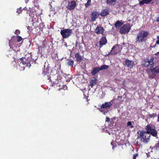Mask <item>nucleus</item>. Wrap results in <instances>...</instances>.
Instances as JSON below:
<instances>
[{
	"mask_svg": "<svg viewBox=\"0 0 159 159\" xmlns=\"http://www.w3.org/2000/svg\"><path fill=\"white\" fill-rule=\"evenodd\" d=\"M154 57H152L150 59H147L143 60V65L144 67H149L150 69L151 72H156V73H159V67L157 66L154 67Z\"/></svg>",
	"mask_w": 159,
	"mask_h": 159,
	"instance_id": "f257e3e1",
	"label": "nucleus"
},
{
	"mask_svg": "<svg viewBox=\"0 0 159 159\" xmlns=\"http://www.w3.org/2000/svg\"><path fill=\"white\" fill-rule=\"evenodd\" d=\"M149 34L148 31L141 30L137 35L135 43L136 44H139L146 42Z\"/></svg>",
	"mask_w": 159,
	"mask_h": 159,
	"instance_id": "f03ea898",
	"label": "nucleus"
},
{
	"mask_svg": "<svg viewBox=\"0 0 159 159\" xmlns=\"http://www.w3.org/2000/svg\"><path fill=\"white\" fill-rule=\"evenodd\" d=\"M145 129L146 130V133L148 134V137H150V134L152 136L157 138V132L155 128H152L150 125H148L145 126Z\"/></svg>",
	"mask_w": 159,
	"mask_h": 159,
	"instance_id": "7ed1b4c3",
	"label": "nucleus"
},
{
	"mask_svg": "<svg viewBox=\"0 0 159 159\" xmlns=\"http://www.w3.org/2000/svg\"><path fill=\"white\" fill-rule=\"evenodd\" d=\"M33 61L32 60V58L31 57H28L27 58L26 57H22L20 59V60L21 61L22 64H23L25 66L30 67L31 66L30 63L33 62H34L35 60H34Z\"/></svg>",
	"mask_w": 159,
	"mask_h": 159,
	"instance_id": "20e7f679",
	"label": "nucleus"
},
{
	"mask_svg": "<svg viewBox=\"0 0 159 159\" xmlns=\"http://www.w3.org/2000/svg\"><path fill=\"white\" fill-rule=\"evenodd\" d=\"M122 49L121 45H115L112 48L111 52L109 53L108 55H116L120 52Z\"/></svg>",
	"mask_w": 159,
	"mask_h": 159,
	"instance_id": "39448f33",
	"label": "nucleus"
},
{
	"mask_svg": "<svg viewBox=\"0 0 159 159\" xmlns=\"http://www.w3.org/2000/svg\"><path fill=\"white\" fill-rule=\"evenodd\" d=\"M60 33L63 39L67 38L71 34L72 30L69 29H64L61 30Z\"/></svg>",
	"mask_w": 159,
	"mask_h": 159,
	"instance_id": "423d86ee",
	"label": "nucleus"
},
{
	"mask_svg": "<svg viewBox=\"0 0 159 159\" xmlns=\"http://www.w3.org/2000/svg\"><path fill=\"white\" fill-rule=\"evenodd\" d=\"M130 29V27L129 24L124 25L120 29V32L121 34H125L128 33Z\"/></svg>",
	"mask_w": 159,
	"mask_h": 159,
	"instance_id": "0eeeda50",
	"label": "nucleus"
},
{
	"mask_svg": "<svg viewBox=\"0 0 159 159\" xmlns=\"http://www.w3.org/2000/svg\"><path fill=\"white\" fill-rule=\"evenodd\" d=\"M123 64L128 68H132L134 65V62L133 61L129 60L128 59H126L124 62Z\"/></svg>",
	"mask_w": 159,
	"mask_h": 159,
	"instance_id": "6e6552de",
	"label": "nucleus"
},
{
	"mask_svg": "<svg viewBox=\"0 0 159 159\" xmlns=\"http://www.w3.org/2000/svg\"><path fill=\"white\" fill-rule=\"evenodd\" d=\"M113 100H111L110 102H105L104 103L102 104L100 107L101 111L102 112H103V111L102 110V109L110 108L112 105V102L111 103V102H112Z\"/></svg>",
	"mask_w": 159,
	"mask_h": 159,
	"instance_id": "1a4fd4ad",
	"label": "nucleus"
},
{
	"mask_svg": "<svg viewBox=\"0 0 159 159\" xmlns=\"http://www.w3.org/2000/svg\"><path fill=\"white\" fill-rule=\"evenodd\" d=\"M147 133H146L145 131L144 130H142L140 132L139 135L138 136V138H140V139H149V137L148 135L146 137Z\"/></svg>",
	"mask_w": 159,
	"mask_h": 159,
	"instance_id": "9d476101",
	"label": "nucleus"
},
{
	"mask_svg": "<svg viewBox=\"0 0 159 159\" xmlns=\"http://www.w3.org/2000/svg\"><path fill=\"white\" fill-rule=\"evenodd\" d=\"M76 6V2L72 1L68 2L67 6V8L70 10L74 9Z\"/></svg>",
	"mask_w": 159,
	"mask_h": 159,
	"instance_id": "9b49d317",
	"label": "nucleus"
},
{
	"mask_svg": "<svg viewBox=\"0 0 159 159\" xmlns=\"http://www.w3.org/2000/svg\"><path fill=\"white\" fill-rule=\"evenodd\" d=\"M107 43V40L106 36L102 37L99 41L100 47L103 45H105Z\"/></svg>",
	"mask_w": 159,
	"mask_h": 159,
	"instance_id": "f8f14e48",
	"label": "nucleus"
},
{
	"mask_svg": "<svg viewBox=\"0 0 159 159\" xmlns=\"http://www.w3.org/2000/svg\"><path fill=\"white\" fill-rule=\"evenodd\" d=\"M99 15V13L97 11L92 12L91 14V20L92 21L96 20Z\"/></svg>",
	"mask_w": 159,
	"mask_h": 159,
	"instance_id": "ddd939ff",
	"label": "nucleus"
},
{
	"mask_svg": "<svg viewBox=\"0 0 159 159\" xmlns=\"http://www.w3.org/2000/svg\"><path fill=\"white\" fill-rule=\"evenodd\" d=\"M45 47L46 46L44 44H43L42 46H38V53L43 55V52H44Z\"/></svg>",
	"mask_w": 159,
	"mask_h": 159,
	"instance_id": "4468645a",
	"label": "nucleus"
},
{
	"mask_svg": "<svg viewBox=\"0 0 159 159\" xmlns=\"http://www.w3.org/2000/svg\"><path fill=\"white\" fill-rule=\"evenodd\" d=\"M104 29L103 27L101 26L97 27L95 29V32L98 34H102L103 35V33L104 31Z\"/></svg>",
	"mask_w": 159,
	"mask_h": 159,
	"instance_id": "2eb2a0df",
	"label": "nucleus"
},
{
	"mask_svg": "<svg viewBox=\"0 0 159 159\" xmlns=\"http://www.w3.org/2000/svg\"><path fill=\"white\" fill-rule=\"evenodd\" d=\"M75 57L76 58V61L80 62L83 60V58L81 57L79 52H77L75 55Z\"/></svg>",
	"mask_w": 159,
	"mask_h": 159,
	"instance_id": "dca6fc26",
	"label": "nucleus"
},
{
	"mask_svg": "<svg viewBox=\"0 0 159 159\" xmlns=\"http://www.w3.org/2000/svg\"><path fill=\"white\" fill-rule=\"evenodd\" d=\"M97 83V79L95 78H93L92 79H91L89 84V86H90L91 88L95 85Z\"/></svg>",
	"mask_w": 159,
	"mask_h": 159,
	"instance_id": "f3484780",
	"label": "nucleus"
},
{
	"mask_svg": "<svg viewBox=\"0 0 159 159\" xmlns=\"http://www.w3.org/2000/svg\"><path fill=\"white\" fill-rule=\"evenodd\" d=\"M100 71L99 67H95L93 68L91 72V73L93 76H95L97 73Z\"/></svg>",
	"mask_w": 159,
	"mask_h": 159,
	"instance_id": "a211bd4d",
	"label": "nucleus"
},
{
	"mask_svg": "<svg viewBox=\"0 0 159 159\" xmlns=\"http://www.w3.org/2000/svg\"><path fill=\"white\" fill-rule=\"evenodd\" d=\"M122 22V20H117L114 24L115 27L116 28H120L123 24V23Z\"/></svg>",
	"mask_w": 159,
	"mask_h": 159,
	"instance_id": "6ab92c4d",
	"label": "nucleus"
},
{
	"mask_svg": "<svg viewBox=\"0 0 159 159\" xmlns=\"http://www.w3.org/2000/svg\"><path fill=\"white\" fill-rule=\"evenodd\" d=\"M109 14V10L107 9L102 10L100 15L102 16H105Z\"/></svg>",
	"mask_w": 159,
	"mask_h": 159,
	"instance_id": "aec40b11",
	"label": "nucleus"
},
{
	"mask_svg": "<svg viewBox=\"0 0 159 159\" xmlns=\"http://www.w3.org/2000/svg\"><path fill=\"white\" fill-rule=\"evenodd\" d=\"M68 61L67 62V64L68 66H73L74 64V61L71 59H68L67 60Z\"/></svg>",
	"mask_w": 159,
	"mask_h": 159,
	"instance_id": "412c9836",
	"label": "nucleus"
},
{
	"mask_svg": "<svg viewBox=\"0 0 159 159\" xmlns=\"http://www.w3.org/2000/svg\"><path fill=\"white\" fill-rule=\"evenodd\" d=\"M117 0H106V3L107 4L111 5L115 3Z\"/></svg>",
	"mask_w": 159,
	"mask_h": 159,
	"instance_id": "4be33fe9",
	"label": "nucleus"
},
{
	"mask_svg": "<svg viewBox=\"0 0 159 159\" xmlns=\"http://www.w3.org/2000/svg\"><path fill=\"white\" fill-rule=\"evenodd\" d=\"M109 66L107 65H102L99 67L100 71L104 70H106L108 69Z\"/></svg>",
	"mask_w": 159,
	"mask_h": 159,
	"instance_id": "5701e85b",
	"label": "nucleus"
},
{
	"mask_svg": "<svg viewBox=\"0 0 159 159\" xmlns=\"http://www.w3.org/2000/svg\"><path fill=\"white\" fill-rule=\"evenodd\" d=\"M152 74H150L148 75L149 78L151 79H153L156 76V75L155 73L156 72H152Z\"/></svg>",
	"mask_w": 159,
	"mask_h": 159,
	"instance_id": "b1692460",
	"label": "nucleus"
},
{
	"mask_svg": "<svg viewBox=\"0 0 159 159\" xmlns=\"http://www.w3.org/2000/svg\"><path fill=\"white\" fill-rule=\"evenodd\" d=\"M34 12L31 11V10L27 11V13L29 14L30 17H33L34 16Z\"/></svg>",
	"mask_w": 159,
	"mask_h": 159,
	"instance_id": "393cba45",
	"label": "nucleus"
},
{
	"mask_svg": "<svg viewBox=\"0 0 159 159\" xmlns=\"http://www.w3.org/2000/svg\"><path fill=\"white\" fill-rule=\"evenodd\" d=\"M45 25L44 23H40L39 25V28L40 30H42L45 27Z\"/></svg>",
	"mask_w": 159,
	"mask_h": 159,
	"instance_id": "a878e982",
	"label": "nucleus"
},
{
	"mask_svg": "<svg viewBox=\"0 0 159 159\" xmlns=\"http://www.w3.org/2000/svg\"><path fill=\"white\" fill-rule=\"evenodd\" d=\"M157 114L156 113H153L151 114H149L148 115V118H152V117H155L157 116Z\"/></svg>",
	"mask_w": 159,
	"mask_h": 159,
	"instance_id": "bb28decb",
	"label": "nucleus"
},
{
	"mask_svg": "<svg viewBox=\"0 0 159 159\" xmlns=\"http://www.w3.org/2000/svg\"><path fill=\"white\" fill-rule=\"evenodd\" d=\"M91 0H88L86 3L85 4V6L86 7L90 6L91 4Z\"/></svg>",
	"mask_w": 159,
	"mask_h": 159,
	"instance_id": "cd10ccee",
	"label": "nucleus"
},
{
	"mask_svg": "<svg viewBox=\"0 0 159 159\" xmlns=\"http://www.w3.org/2000/svg\"><path fill=\"white\" fill-rule=\"evenodd\" d=\"M144 4H148V2H146L145 0H143L142 1H140L139 2V5H142Z\"/></svg>",
	"mask_w": 159,
	"mask_h": 159,
	"instance_id": "c85d7f7f",
	"label": "nucleus"
},
{
	"mask_svg": "<svg viewBox=\"0 0 159 159\" xmlns=\"http://www.w3.org/2000/svg\"><path fill=\"white\" fill-rule=\"evenodd\" d=\"M27 29L28 30V32H31L33 30V28L31 26H28L27 27Z\"/></svg>",
	"mask_w": 159,
	"mask_h": 159,
	"instance_id": "c756f323",
	"label": "nucleus"
},
{
	"mask_svg": "<svg viewBox=\"0 0 159 159\" xmlns=\"http://www.w3.org/2000/svg\"><path fill=\"white\" fill-rule=\"evenodd\" d=\"M17 42H19L22 40V38L20 36H17Z\"/></svg>",
	"mask_w": 159,
	"mask_h": 159,
	"instance_id": "7c9ffc66",
	"label": "nucleus"
},
{
	"mask_svg": "<svg viewBox=\"0 0 159 159\" xmlns=\"http://www.w3.org/2000/svg\"><path fill=\"white\" fill-rule=\"evenodd\" d=\"M22 10L21 9V8H20L17 9L16 12L18 14L21 13L22 12Z\"/></svg>",
	"mask_w": 159,
	"mask_h": 159,
	"instance_id": "2f4dec72",
	"label": "nucleus"
},
{
	"mask_svg": "<svg viewBox=\"0 0 159 159\" xmlns=\"http://www.w3.org/2000/svg\"><path fill=\"white\" fill-rule=\"evenodd\" d=\"M20 31L19 30H16L15 32V34L17 35L18 34H20Z\"/></svg>",
	"mask_w": 159,
	"mask_h": 159,
	"instance_id": "473e14b6",
	"label": "nucleus"
},
{
	"mask_svg": "<svg viewBox=\"0 0 159 159\" xmlns=\"http://www.w3.org/2000/svg\"><path fill=\"white\" fill-rule=\"evenodd\" d=\"M70 76V75H68V79H66V81L67 82H69L71 80Z\"/></svg>",
	"mask_w": 159,
	"mask_h": 159,
	"instance_id": "72a5a7b5",
	"label": "nucleus"
},
{
	"mask_svg": "<svg viewBox=\"0 0 159 159\" xmlns=\"http://www.w3.org/2000/svg\"><path fill=\"white\" fill-rule=\"evenodd\" d=\"M157 39L156 40V44H159V36H157Z\"/></svg>",
	"mask_w": 159,
	"mask_h": 159,
	"instance_id": "f704fd0d",
	"label": "nucleus"
},
{
	"mask_svg": "<svg viewBox=\"0 0 159 159\" xmlns=\"http://www.w3.org/2000/svg\"><path fill=\"white\" fill-rule=\"evenodd\" d=\"M138 154L137 153H136L134 154L133 157V159H136V157L138 156Z\"/></svg>",
	"mask_w": 159,
	"mask_h": 159,
	"instance_id": "c9c22d12",
	"label": "nucleus"
},
{
	"mask_svg": "<svg viewBox=\"0 0 159 159\" xmlns=\"http://www.w3.org/2000/svg\"><path fill=\"white\" fill-rule=\"evenodd\" d=\"M122 1L125 3V4H123V6H125L126 5V1H127V0H122Z\"/></svg>",
	"mask_w": 159,
	"mask_h": 159,
	"instance_id": "e433bc0d",
	"label": "nucleus"
},
{
	"mask_svg": "<svg viewBox=\"0 0 159 159\" xmlns=\"http://www.w3.org/2000/svg\"><path fill=\"white\" fill-rule=\"evenodd\" d=\"M63 89H64V90H66V89H67V86H66V85H64L63 86Z\"/></svg>",
	"mask_w": 159,
	"mask_h": 159,
	"instance_id": "4c0bfd02",
	"label": "nucleus"
},
{
	"mask_svg": "<svg viewBox=\"0 0 159 159\" xmlns=\"http://www.w3.org/2000/svg\"><path fill=\"white\" fill-rule=\"evenodd\" d=\"M109 120H110V118L109 117H106V122H108Z\"/></svg>",
	"mask_w": 159,
	"mask_h": 159,
	"instance_id": "58836bf2",
	"label": "nucleus"
},
{
	"mask_svg": "<svg viewBox=\"0 0 159 159\" xmlns=\"http://www.w3.org/2000/svg\"><path fill=\"white\" fill-rule=\"evenodd\" d=\"M127 125L128 126H130L132 125V123L130 121H129L127 122Z\"/></svg>",
	"mask_w": 159,
	"mask_h": 159,
	"instance_id": "ea45409f",
	"label": "nucleus"
},
{
	"mask_svg": "<svg viewBox=\"0 0 159 159\" xmlns=\"http://www.w3.org/2000/svg\"><path fill=\"white\" fill-rule=\"evenodd\" d=\"M143 142L145 143H148V141L147 140H143Z\"/></svg>",
	"mask_w": 159,
	"mask_h": 159,
	"instance_id": "a19ab883",
	"label": "nucleus"
},
{
	"mask_svg": "<svg viewBox=\"0 0 159 159\" xmlns=\"http://www.w3.org/2000/svg\"><path fill=\"white\" fill-rule=\"evenodd\" d=\"M146 2H148V4L150 3L152 1V0H145Z\"/></svg>",
	"mask_w": 159,
	"mask_h": 159,
	"instance_id": "79ce46f5",
	"label": "nucleus"
},
{
	"mask_svg": "<svg viewBox=\"0 0 159 159\" xmlns=\"http://www.w3.org/2000/svg\"><path fill=\"white\" fill-rule=\"evenodd\" d=\"M154 55L156 56H159V52H157Z\"/></svg>",
	"mask_w": 159,
	"mask_h": 159,
	"instance_id": "37998d69",
	"label": "nucleus"
},
{
	"mask_svg": "<svg viewBox=\"0 0 159 159\" xmlns=\"http://www.w3.org/2000/svg\"><path fill=\"white\" fill-rule=\"evenodd\" d=\"M156 21L157 22H159V16L157 17Z\"/></svg>",
	"mask_w": 159,
	"mask_h": 159,
	"instance_id": "c03bdc74",
	"label": "nucleus"
},
{
	"mask_svg": "<svg viewBox=\"0 0 159 159\" xmlns=\"http://www.w3.org/2000/svg\"><path fill=\"white\" fill-rule=\"evenodd\" d=\"M157 44H156H156H155L153 46H151L150 47H151V48H155Z\"/></svg>",
	"mask_w": 159,
	"mask_h": 159,
	"instance_id": "a18cd8bd",
	"label": "nucleus"
},
{
	"mask_svg": "<svg viewBox=\"0 0 159 159\" xmlns=\"http://www.w3.org/2000/svg\"><path fill=\"white\" fill-rule=\"evenodd\" d=\"M157 121L159 122V114L157 116Z\"/></svg>",
	"mask_w": 159,
	"mask_h": 159,
	"instance_id": "49530a36",
	"label": "nucleus"
},
{
	"mask_svg": "<svg viewBox=\"0 0 159 159\" xmlns=\"http://www.w3.org/2000/svg\"><path fill=\"white\" fill-rule=\"evenodd\" d=\"M29 1V0H25V2L26 3H27Z\"/></svg>",
	"mask_w": 159,
	"mask_h": 159,
	"instance_id": "de8ad7c7",
	"label": "nucleus"
},
{
	"mask_svg": "<svg viewBox=\"0 0 159 159\" xmlns=\"http://www.w3.org/2000/svg\"><path fill=\"white\" fill-rule=\"evenodd\" d=\"M122 98V96H118V98Z\"/></svg>",
	"mask_w": 159,
	"mask_h": 159,
	"instance_id": "09e8293b",
	"label": "nucleus"
},
{
	"mask_svg": "<svg viewBox=\"0 0 159 159\" xmlns=\"http://www.w3.org/2000/svg\"><path fill=\"white\" fill-rule=\"evenodd\" d=\"M10 41H9V46L10 47Z\"/></svg>",
	"mask_w": 159,
	"mask_h": 159,
	"instance_id": "8fccbe9b",
	"label": "nucleus"
},
{
	"mask_svg": "<svg viewBox=\"0 0 159 159\" xmlns=\"http://www.w3.org/2000/svg\"><path fill=\"white\" fill-rule=\"evenodd\" d=\"M34 23H32V25L33 26H34Z\"/></svg>",
	"mask_w": 159,
	"mask_h": 159,
	"instance_id": "3c124183",
	"label": "nucleus"
},
{
	"mask_svg": "<svg viewBox=\"0 0 159 159\" xmlns=\"http://www.w3.org/2000/svg\"><path fill=\"white\" fill-rule=\"evenodd\" d=\"M111 144H112V142H111Z\"/></svg>",
	"mask_w": 159,
	"mask_h": 159,
	"instance_id": "603ef678",
	"label": "nucleus"
},
{
	"mask_svg": "<svg viewBox=\"0 0 159 159\" xmlns=\"http://www.w3.org/2000/svg\"><path fill=\"white\" fill-rule=\"evenodd\" d=\"M133 127V126H132L131 127Z\"/></svg>",
	"mask_w": 159,
	"mask_h": 159,
	"instance_id": "864d4df0",
	"label": "nucleus"
}]
</instances>
